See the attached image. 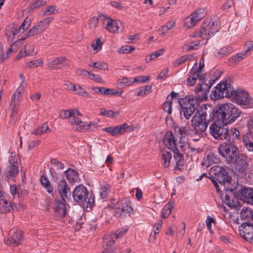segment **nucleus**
Masks as SVG:
<instances>
[{"label": "nucleus", "mask_w": 253, "mask_h": 253, "mask_svg": "<svg viewBox=\"0 0 253 253\" xmlns=\"http://www.w3.org/2000/svg\"><path fill=\"white\" fill-rule=\"evenodd\" d=\"M45 0H35L31 4V8L34 9L37 8L46 3Z\"/></svg>", "instance_id": "nucleus-62"}, {"label": "nucleus", "mask_w": 253, "mask_h": 253, "mask_svg": "<svg viewBox=\"0 0 253 253\" xmlns=\"http://www.w3.org/2000/svg\"><path fill=\"white\" fill-rule=\"evenodd\" d=\"M231 90H233V89L230 86H228L227 81L221 82L214 87L211 91V99L215 100L224 97H231L230 93H232Z\"/></svg>", "instance_id": "nucleus-9"}, {"label": "nucleus", "mask_w": 253, "mask_h": 253, "mask_svg": "<svg viewBox=\"0 0 253 253\" xmlns=\"http://www.w3.org/2000/svg\"><path fill=\"white\" fill-rule=\"evenodd\" d=\"M233 50V48L230 46H224L216 52L215 55L218 58H222L232 52Z\"/></svg>", "instance_id": "nucleus-34"}, {"label": "nucleus", "mask_w": 253, "mask_h": 253, "mask_svg": "<svg viewBox=\"0 0 253 253\" xmlns=\"http://www.w3.org/2000/svg\"><path fill=\"white\" fill-rule=\"evenodd\" d=\"M241 198L246 203L253 204V189H243L241 192Z\"/></svg>", "instance_id": "nucleus-26"}, {"label": "nucleus", "mask_w": 253, "mask_h": 253, "mask_svg": "<svg viewBox=\"0 0 253 253\" xmlns=\"http://www.w3.org/2000/svg\"><path fill=\"white\" fill-rule=\"evenodd\" d=\"M210 134L216 140H225L226 139V133L228 129L224 127H221L216 123H212L209 127Z\"/></svg>", "instance_id": "nucleus-13"}, {"label": "nucleus", "mask_w": 253, "mask_h": 253, "mask_svg": "<svg viewBox=\"0 0 253 253\" xmlns=\"http://www.w3.org/2000/svg\"><path fill=\"white\" fill-rule=\"evenodd\" d=\"M83 126H84V130H91L93 131L97 127V123H94L93 122H89L88 123H83Z\"/></svg>", "instance_id": "nucleus-57"}, {"label": "nucleus", "mask_w": 253, "mask_h": 253, "mask_svg": "<svg viewBox=\"0 0 253 253\" xmlns=\"http://www.w3.org/2000/svg\"><path fill=\"white\" fill-rule=\"evenodd\" d=\"M230 169L228 167H221L215 166L211 168V173L216 176L215 179L218 181L221 186L223 187V191L231 192L233 190L232 185V178L229 175Z\"/></svg>", "instance_id": "nucleus-3"}, {"label": "nucleus", "mask_w": 253, "mask_h": 253, "mask_svg": "<svg viewBox=\"0 0 253 253\" xmlns=\"http://www.w3.org/2000/svg\"><path fill=\"white\" fill-rule=\"evenodd\" d=\"M171 158L172 155L170 152L166 150L163 151L161 155L162 165L165 168L169 167Z\"/></svg>", "instance_id": "nucleus-30"}, {"label": "nucleus", "mask_w": 253, "mask_h": 253, "mask_svg": "<svg viewBox=\"0 0 253 253\" xmlns=\"http://www.w3.org/2000/svg\"><path fill=\"white\" fill-rule=\"evenodd\" d=\"M175 24V21H169L166 25L162 26L160 29L162 35H165L168 33L169 30L173 28Z\"/></svg>", "instance_id": "nucleus-41"}, {"label": "nucleus", "mask_w": 253, "mask_h": 253, "mask_svg": "<svg viewBox=\"0 0 253 253\" xmlns=\"http://www.w3.org/2000/svg\"><path fill=\"white\" fill-rule=\"evenodd\" d=\"M229 191L231 193V195L229 196L228 194L225 193L224 203L230 207H236L238 203L237 199L232 195L233 190L231 192Z\"/></svg>", "instance_id": "nucleus-32"}, {"label": "nucleus", "mask_w": 253, "mask_h": 253, "mask_svg": "<svg viewBox=\"0 0 253 253\" xmlns=\"http://www.w3.org/2000/svg\"><path fill=\"white\" fill-rule=\"evenodd\" d=\"M13 208L9 198L3 193L0 192V212H9L13 210Z\"/></svg>", "instance_id": "nucleus-19"}, {"label": "nucleus", "mask_w": 253, "mask_h": 253, "mask_svg": "<svg viewBox=\"0 0 253 253\" xmlns=\"http://www.w3.org/2000/svg\"><path fill=\"white\" fill-rule=\"evenodd\" d=\"M21 98V94H16V92L13 95V98L10 103V108L11 109L12 115L17 114V110L16 107L19 104V101Z\"/></svg>", "instance_id": "nucleus-29"}, {"label": "nucleus", "mask_w": 253, "mask_h": 253, "mask_svg": "<svg viewBox=\"0 0 253 253\" xmlns=\"http://www.w3.org/2000/svg\"><path fill=\"white\" fill-rule=\"evenodd\" d=\"M241 111L231 103L217 105L214 113V118L223 125L234 122L240 115Z\"/></svg>", "instance_id": "nucleus-1"}, {"label": "nucleus", "mask_w": 253, "mask_h": 253, "mask_svg": "<svg viewBox=\"0 0 253 253\" xmlns=\"http://www.w3.org/2000/svg\"><path fill=\"white\" fill-rule=\"evenodd\" d=\"M72 86L73 90L76 91L77 94L87 98H91L90 95L88 93H87L85 90V89L82 88L80 85H76L75 84H72Z\"/></svg>", "instance_id": "nucleus-37"}, {"label": "nucleus", "mask_w": 253, "mask_h": 253, "mask_svg": "<svg viewBox=\"0 0 253 253\" xmlns=\"http://www.w3.org/2000/svg\"><path fill=\"white\" fill-rule=\"evenodd\" d=\"M127 231L126 228H122L116 231L115 233L113 234V238L118 239L120 237L123 236Z\"/></svg>", "instance_id": "nucleus-61"}, {"label": "nucleus", "mask_w": 253, "mask_h": 253, "mask_svg": "<svg viewBox=\"0 0 253 253\" xmlns=\"http://www.w3.org/2000/svg\"><path fill=\"white\" fill-rule=\"evenodd\" d=\"M175 150H175L173 151L174 153L173 157L175 160L176 167L180 169L183 166V156L180 153L177 152V149Z\"/></svg>", "instance_id": "nucleus-39"}, {"label": "nucleus", "mask_w": 253, "mask_h": 253, "mask_svg": "<svg viewBox=\"0 0 253 253\" xmlns=\"http://www.w3.org/2000/svg\"><path fill=\"white\" fill-rule=\"evenodd\" d=\"M53 19V17H49L42 19L29 30L25 34L24 38L19 39L17 42L24 41L26 38L34 37L41 34L48 28L49 23Z\"/></svg>", "instance_id": "nucleus-7"}, {"label": "nucleus", "mask_w": 253, "mask_h": 253, "mask_svg": "<svg viewBox=\"0 0 253 253\" xmlns=\"http://www.w3.org/2000/svg\"><path fill=\"white\" fill-rule=\"evenodd\" d=\"M100 114L101 115L105 116L108 117H116L119 115V112H114L113 110H107L104 108L100 109Z\"/></svg>", "instance_id": "nucleus-46"}, {"label": "nucleus", "mask_w": 253, "mask_h": 253, "mask_svg": "<svg viewBox=\"0 0 253 253\" xmlns=\"http://www.w3.org/2000/svg\"><path fill=\"white\" fill-rule=\"evenodd\" d=\"M218 31V26L211 19L207 18L204 22L199 31L195 32L190 37H201L203 39H209L210 37Z\"/></svg>", "instance_id": "nucleus-6"}, {"label": "nucleus", "mask_w": 253, "mask_h": 253, "mask_svg": "<svg viewBox=\"0 0 253 253\" xmlns=\"http://www.w3.org/2000/svg\"><path fill=\"white\" fill-rule=\"evenodd\" d=\"M57 189L62 199L65 202V199L68 197V195L71 194L70 188L65 180L61 179L59 181L57 185Z\"/></svg>", "instance_id": "nucleus-20"}, {"label": "nucleus", "mask_w": 253, "mask_h": 253, "mask_svg": "<svg viewBox=\"0 0 253 253\" xmlns=\"http://www.w3.org/2000/svg\"><path fill=\"white\" fill-rule=\"evenodd\" d=\"M184 147L183 152L186 154L188 156L192 157L193 155L199 153V149L192 148L189 144L186 145Z\"/></svg>", "instance_id": "nucleus-40"}, {"label": "nucleus", "mask_w": 253, "mask_h": 253, "mask_svg": "<svg viewBox=\"0 0 253 253\" xmlns=\"http://www.w3.org/2000/svg\"><path fill=\"white\" fill-rule=\"evenodd\" d=\"M204 132L199 131H195L194 129H191L190 132V134L192 137L193 140L194 141H197L200 140V139L204 135Z\"/></svg>", "instance_id": "nucleus-50"}, {"label": "nucleus", "mask_w": 253, "mask_h": 253, "mask_svg": "<svg viewBox=\"0 0 253 253\" xmlns=\"http://www.w3.org/2000/svg\"><path fill=\"white\" fill-rule=\"evenodd\" d=\"M73 111L74 109L62 110L59 113V118L62 119H67L69 120Z\"/></svg>", "instance_id": "nucleus-54"}, {"label": "nucleus", "mask_w": 253, "mask_h": 253, "mask_svg": "<svg viewBox=\"0 0 253 253\" xmlns=\"http://www.w3.org/2000/svg\"><path fill=\"white\" fill-rule=\"evenodd\" d=\"M64 202L61 201H56L55 202L54 211L58 217H63L66 214V207Z\"/></svg>", "instance_id": "nucleus-25"}, {"label": "nucleus", "mask_w": 253, "mask_h": 253, "mask_svg": "<svg viewBox=\"0 0 253 253\" xmlns=\"http://www.w3.org/2000/svg\"><path fill=\"white\" fill-rule=\"evenodd\" d=\"M239 232L241 236L247 241H250L253 239V225L243 223L239 227Z\"/></svg>", "instance_id": "nucleus-18"}, {"label": "nucleus", "mask_w": 253, "mask_h": 253, "mask_svg": "<svg viewBox=\"0 0 253 253\" xmlns=\"http://www.w3.org/2000/svg\"><path fill=\"white\" fill-rule=\"evenodd\" d=\"M151 89L152 86L149 85L143 86L137 92V95L138 96H144L145 95L150 93L151 92Z\"/></svg>", "instance_id": "nucleus-53"}, {"label": "nucleus", "mask_w": 253, "mask_h": 253, "mask_svg": "<svg viewBox=\"0 0 253 253\" xmlns=\"http://www.w3.org/2000/svg\"><path fill=\"white\" fill-rule=\"evenodd\" d=\"M73 197L83 208L91 209L94 203V197L89 193L86 188L83 185L76 187L73 192Z\"/></svg>", "instance_id": "nucleus-2"}, {"label": "nucleus", "mask_w": 253, "mask_h": 253, "mask_svg": "<svg viewBox=\"0 0 253 253\" xmlns=\"http://www.w3.org/2000/svg\"><path fill=\"white\" fill-rule=\"evenodd\" d=\"M23 239L22 232L17 228H13L9 231L5 243L8 245L17 246L21 243Z\"/></svg>", "instance_id": "nucleus-11"}, {"label": "nucleus", "mask_w": 253, "mask_h": 253, "mask_svg": "<svg viewBox=\"0 0 253 253\" xmlns=\"http://www.w3.org/2000/svg\"><path fill=\"white\" fill-rule=\"evenodd\" d=\"M170 95V96H168L167 98V101L163 104L164 110L169 114L171 113L172 100L174 98L176 97L178 93L174 91H171Z\"/></svg>", "instance_id": "nucleus-28"}, {"label": "nucleus", "mask_w": 253, "mask_h": 253, "mask_svg": "<svg viewBox=\"0 0 253 253\" xmlns=\"http://www.w3.org/2000/svg\"><path fill=\"white\" fill-rule=\"evenodd\" d=\"M200 46V42L195 41L190 43V44H186L184 45L183 49L186 51H190V50L197 49Z\"/></svg>", "instance_id": "nucleus-49"}, {"label": "nucleus", "mask_w": 253, "mask_h": 253, "mask_svg": "<svg viewBox=\"0 0 253 253\" xmlns=\"http://www.w3.org/2000/svg\"><path fill=\"white\" fill-rule=\"evenodd\" d=\"M110 185L106 182H103L101 184L100 195L102 199H104L107 197L110 193Z\"/></svg>", "instance_id": "nucleus-35"}, {"label": "nucleus", "mask_w": 253, "mask_h": 253, "mask_svg": "<svg viewBox=\"0 0 253 253\" xmlns=\"http://www.w3.org/2000/svg\"><path fill=\"white\" fill-rule=\"evenodd\" d=\"M41 182L42 185L45 187L48 193H50L52 192L53 188L50 186L49 181L46 177L42 175L41 177Z\"/></svg>", "instance_id": "nucleus-45"}, {"label": "nucleus", "mask_w": 253, "mask_h": 253, "mask_svg": "<svg viewBox=\"0 0 253 253\" xmlns=\"http://www.w3.org/2000/svg\"><path fill=\"white\" fill-rule=\"evenodd\" d=\"M243 143L249 151L253 152V135L249 133L245 135Z\"/></svg>", "instance_id": "nucleus-33"}, {"label": "nucleus", "mask_w": 253, "mask_h": 253, "mask_svg": "<svg viewBox=\"0 0 253 253\" xmlns=\"http://www.w3.org/2000/svg\"><path fill=\"white\" fill-rule=\"evenodd\" d=\"M133 209L129 204V203L126 200L122 201L119 207H118L114 212V215L117 217L122 216H126L130 215L132 213Z\"/></svg>", "instance_id": "nucleus-16"}, {"label": "nucleus", "mask_w": 253, "mask_h": 253, "mask_svg": "<svg viewBox=\"0 0 253 253\" xmlns=\"http://www.w3.org/2000/svg\"><path fill=\"white\" fill-rule=\"evenodd\" d=\"M102 44L103 43L100 39H97L95 42H92L91 46L95 51V53L97 52L99 50L101 49Z\"/></svg>", "instance_id": "nucleus-59"}, {"label": "nucleus", "mask_w": 253, "mask_h": 253, "mask_svg": "<svg viewBox=\"0 0 253 253\" xmlns=\"http://www.w3.org/2000/svg\"><path fill=\"white\" fill-rule=\"evenodd\" d=\"M66 59L64 57H58L49 62V67L51 69H54L57 67L62 64Z\"/></svg>", "instance_id": "nucleus-36"}, {"label": "nucleus", "mask_w": 253, "mask_h": 253, "mask_svg": "<svg viewBox=\"0 0 253 253\" xmlns=\"http://www.w3.org/2000/svg\"><path fill=\"white\" fill-rule=\"evenodd\" d=\"M58 12V8L56 6H49L42 12L44 15L48 16L54 14Z\"/></svg>", "instance_id": "nucleus-51"}, {"label": "nucleus", "mask_w": 253, "mask_h": 253, "mask_svg": "<svg viewBox=\"0 0 253 253\" xmlns=\"http://www.w3.org/2000/svg\"><path fill=\"white\" fill-rule=\"evenodd\" d=\"M134 50V47L132 46L124 45L118 50V52L121 53H129Z\"/></svg>", "instance_id": "nucleus-60"}, {"label": "nucleus", "mask_w": 253, "mask_h": 253, "mask_svg": "<svg viewBox=\"0 0 253 253\" xmlns=\"http://www.w3.org/2000/svg\"><path fill=\"white\" fill-rule=\"evenodd\" d=\"M207 108L205 106L198 109L191 121V129L205 132L209 125V121L207 119Z\"/></svg>", "instance_id": "nucleus-4"}, {"label": "nucleus", "mask_w": 253, "mask_h": 253, "mask_svg": "<svg viewBox=\"0 0 253 253\" xmlns=\"http://www.w3.org/2000/svg\"><path fill=\"white\" fill-rule=\"evenodd\" d=\"M172 206L170 205H166L163 208L162 216V217L166 218L168 217L170 214Z\"/></svg>", "instance_id": "nucleus-56"}, {"label": "nucleus", "mask_w": 253, "mask_h": 253, "mask_svg": "<svg viewBox=\"0 0 253 253\" xmlns=\"http://www.w3.org/2000/svg\"><path fill=\"white\" fill-rule=\"evenodd\" d=\"M198 22L194 18V17L191 14L189 15L185 20V25L186 27L191 28L194 26Z\"/></svg>", "instance_id": "nucleus-44"}, {"label": "nucleus", "mask_w": 253, "mask_h": 253, "mask_svg": "<svg viewBox=\"0 0 253 253\" xmlns=\"http://www.w3.org/2000/svg\"><path fill=\"white\" fill-rule=\"evenodd\" d=\"M22 52L25 54V55H31L36 53L34 52V47L32 45H26L24 48L21 49L20 53Z\"/></svg>", "instance_id": "nucleus-52"}, {"label": "nucleus", "mask_w": 253, "mask_h": 253, "mask_svg": "<svg viewBox=\"0 0 253 253\" xmlns=\"http://www.w3.org/2000/svg\"><path fill=\"white\" fill-rule=\"evenodd\" d=\"M246 55V53L244 51L239 53L233 56L231 58V61L232 62H234V64H236L237 62L243 59Z\"/></svg>", "instance_id": "nucleus-58"}, {"label": "nucleus", "mask_w": 253, "mask_h": 253, "mask_svg": "<svg viewBox=\"0 0 253 253\" xmlns=\"http://www.w3.org/2000/svg\"><path fill=\"white\" fill-rule=\"evenodd\" d=\"M238 159H237V163L236 166V169L241 172L244 171L249 165V161H252L250 159L244 154L238 155Z\"/></svg>", "instance_id": "nucleus-21"}, {"label": "nucleus", "mask_w": 253, "mask_h": 253, "mask_svg": "<svg viewBox=\"0 0 253 253\" xmlns=\"http://www.w3.org/2000/svg\"><path fill=\"white\" fill-rule=\"evenodd\" d=\"M67 179L71 183L78 182L79 180L78 173L75 170L69 169L65 171Z\"/></svg>", "instance_id": "nucleus-31"}, {"label": "nucleus", "mask_w": 253, "mask_h": 253, "mask_svg": "<svg viewBox=\"0 0 253 253\" xmlns=\"http://www.w3.org/2000/svg\"><path fill=\"white\" fill-rule=\"evenodd\" d=\"M218 153L225 158L228 163L236 161L239 151L235 144L231 142H223L218 148Z\"/></svg>", "instance_id": "nucleus-5"}, {"label": "nucleus", "mask_w": 253, "mask_h": 253, "mask_svg": "<svg viewBox=\"0 0 253 253\" xmlns=\"http://www.w3.org/2000/svg\"><path fill=\"white\" fill-rule=\"evenodd\" d=\"M90 67H92L94 69H97L102 70H108V66L107 63L104 62H95L93 65H89Z\"/></svg>", "instance_id": "nucleus-48"}, {"label": "nucleus", "mask_w": 253, "mask_h": 253, "mask_svg": "<svg viewBox=\"0 0 253 253\" xmlns=\"http://www.w3.org/2000/svg\"><path fill=\"white\" fill-rule=\"evenodd\" d=\"M127 128L128 126L126 124L115 126L116 135L122 134Z\"/></svg>", "instance_id": "nucleus-64"}, {"label": "nucleus", "mask_w": 253, "mask_h": 253, "mask_svg": "<svg viewBox=\"0 0 253 253\" xmlns=\"http://www.w3.org/2000/svg\"><path fill=\"white\" fill-rule=\"evenodd\" d=\"M230 93L231 97L235 100V101L239 105L247 106L249 105L251 101L252 98L249 93L244 90L236 91L233 89Z\"/></svg>", "instance_id": "nucleus-12"}, {"label": "nucleus", "mask_w": 253, "mask_h": 253, "mask_svg": "<svg viewBox=\"0 0 253 253\" xmlns=\"http://www.w3.org/2000/svg\"><path fill=\"white\" fill-rule=\"evenodd\" d=\"M100 19L104 21V23L106 22L105 29L110 33H118L119 32L120 26L122 23L119 21L113 20L110 17L103 14L99 15Z\"/></svg>", "instance_id": "nucleus-14"}, {"label": "nucleus", "mask_w": 253, "mask_h": 253, "mask_svg": "<svg viewBox=\"0 0 253 253\" xmlns=\"http://www.w3.org/2000/svg\"><path fill=\"white\" fill-rule=\"evenodd\" d=\"M226 134V140L229 142L235 144L239 140L240 132L235 127H231L228 129Z\"/></svg>", "instance_id": "nucleus-24"}, {"label": "nucleus", "mask_w": 253, "mask_h": 253, "mask_svg": "<svg viewBox=\"0 0 253 253\" xmlns=\"http://www.w3.org/2000/svg\"><path fill=\"white\" fill-rule=\"evenodd\" d=\"M165 51V49L161 48L153 53L151 54L149 57H147L146 58V61L147 62H148L151 60H154L156 58L159 57L161 55H162Z\"/></svg>", "instance_id": "nucleus-47"}, {"label": "nucleus", "mask_w": 253, "mask_h": 253, "mask_svg": "<svg viewBox=\"0 0 253 253\" xmlns=\"http://www.w3.org/2000/svg\"><path fill=\"white\" fill-rule=\"evenodd\" d=\"M9 167L7 171L8 173L11 177H15L19 171L17 157L16 156H11L9 158Z\"/></svg>", "instance_id": "nucleus-23"}, {"label": "nucleus", "mask_w": 253, "mask_h": 253, "mask_svg": "<svg viewBox=\"0 0 253 253\" xmlns=\"http://www.w3.org/2000/svg\"><path fill=\"white\" fill-rule=\"evenodd\" d=\"M50 131V129L48 125L46 124H44L40 127L35 129L32 133L36 135H41L43 133H47Z\"/></svg>", "instance_id": "nucleus-38"}, {"label": "nucleus", "mask_w": 253, "mask_h": 253, "mask_svg": "<svg viewBox=\"0 0 253 253\" xmlns=\"http://www.w3.org/2000/svg\"><path fill=\"white\" fill-rule=\"evenodd\" d=\"M115 238H113V234L110 236H106L104 238V243L106 246L108 247H110L115 244Z\"/></svg>", "instance_id": "nucleus-63"}, {"label": "nucleus", "mask_w": 253, "mask_h": 253, "mask_svg": "<svg viewBox=\"0 0 253 253\" xmlns=\"http://www.w3.org/2000/svg\"><path fill=\"white\" fill-rule=\"evenodd\" d=\"M179 103L180 105L184 117L189 120L195 112L198 103L193 97L186 96L184 98H180Z\"/></svg>", "instance_id": "nucleus-8"}, {"label": "nucleus", "mask_w": 253, "mask_h": 253, "mask_svg": "<svg viewBox=\"0 0 253 253\" xmlns=\"http://www.w3.org/2000/svg\"><path fill=\"white\" fill-rule=\"evenodd\" d=\"M31 24V20L26 18L22 24L19 26L17 24L13 23L8 25L5 30V35L8 38L14 37L23 34L27 30ZM18 37V36H17Z\"/></svg>", "instance_id": "nucleus-10"}, {"label": "nucleus", "mask_w": 253, "mask_h": 253, "mask_svg": "<svg viewBox=\"0 0 253 253\" xmlns=\"http://www.w3.org/2000/svg\"><path fill=\"white\" fill-rule=\"evenodd\" d=\"M198 22L205 16V9L199 8L191 13Z\"/></svg>", "instance_id": "nucleus-43"}, {"label": "nucleus", "mask_w": 253, "mask_h": 253, "mask_svg": "<svg viewBox=\"0 0 253 253\" xmlns=\"http://www.w3.org/2000/svg\"><path fill=\"white\" fill-rule=\"evenodd\" d=\"M82 116V113L78 109H74V111L68 120V123L72 126H76V129L77 131H84V128L83 126V122L79 118Z\"/></svg>", "instance_id": "nucleus-17"}, {"label": "nucleus", "mask_w": 253, "mask_h": 253, "mask_svg": "<svg viewBox=\"0 0 253 253\" xmlns=\"http://www.w3.org/2000/svg\"><path fill=\"white\" fill-rule=\"evenodd\" d=\"M102 93L105 95L120 96L123 93V91L120 92L112 88H106L102 87Z\"/></svg>", "instance_id": "nucleus-42"}, {"label": "nucleus", "mask_w": 253, "mask_h": 253, "mask_svg": "<svg viewBox=\"0 0 253 253\" xmlns=\"http://www.w3.org/2000/svg\"><path fill=\"white\" fill-rule=\"evenodd\" d=\"M197 70L195 69V67H193L190 72V75L186 80L187 85L189 86H193L197 79L200 81L202 79V75L197 73Z\"/></svg>", "instance_id": "nucleus-27"}, {"label": "nucleus", "mask_w": 253, "mask_h": 253, "mask_svg": "<svg viewBox=\"0 0 253 253\" xmlns=\"http://www.w3.org/2000/svg\"><path fill=\"white\" fill-rule=\"evenodd\" d=\"M163 142L166 146L169 149L175 150L176 143L173 134L171 131L167 132L163 138Z\"/></svg>", "instance_id": "nucleus-22"}, {"label": "nucleus", "mask_w": 253, "mask_h": 253, "mask_svg": "<svg viewBox=\"0 0 253 253\" xmlns=\"http://www.w3.org/2000/svg\"><path fill=\"white\" fill-rule=\"evenodd\" d=\"M210 86H208L207 84H198L197 88L195 90V100L203 101L208 98V94L209 92Z\"/></svg>", "instance_id": "nucleus-15"}, {"label": "nucleus", "mask_w": 253, "mask_h": 253, "mask_svg": "<svg viewBox=\"0 0 253 253\" xmlns=\"http://www.w3.org/2000/svg\"><path fill=\"white\" fill-rule=\"evenodd\" d=\"M43 64V61L41 59H38L35 60L29 61L27 63V66L29 68H36L40 66Z\"/></svg>", "instance_id": "nucleus-55"}]
</instances>
